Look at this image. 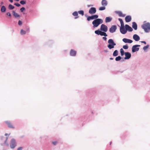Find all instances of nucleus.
<instances>
[{"label": "nucleus", "instance_id": "1", "mask_svg": "<svg viewBox=\"0 0 150 150\" xmlns=\"http://www.w3.org/2000/svg\"><path fill=\"white\" fill-rule=\"evenodd\" d=\"M103 23V20L100 18H97L94 20L92 22V24L93 25L94 27H97L100 24Z\"/></svg>", "mask_w": 150, "mask_h": 150}, {"label": "nucleus", "instance_id": "2", "mask_svg": "<svg viewBox=\"0 0 150 150\" xmlns=\"http://www.w3.org/2000/svg\"><path fill=\"white\" fill-rule=\"evenodd\" d=\"M142 27L145 32L148 33L150 31V24L149 23H147L143 24L142 25Z\"/></svg>", "mask_w": 150, "mask_h": 150}, {"label": "nucleus", "instance_id": "3", "mask_svg": "<svg viewBox=\"0 0 150 150\" xmlns=\"http://www.w3.org/2000/svg\"><path fill=\"white\" fill-rule=\"evenodd\" d=\"M108 42L109 44L108 45L107 47L110 49H111L114 48V46L116 45V43L114 42L113 40L112 39H109Z\"/></svg>", "mask_w": 150, "mask_h": 150}, {"label": "nucleus", "instance_id": "4", "mask_svg": "<svg viewBox=\"0 0 150 150\" xmlns=\"http://www.w3.org/2000/svg\"><path fill=\"white\" fill-rule=\"evenodd\" d=\"M140 46L139 45H133L132 48V52H135L138 51L139 50V48L137 47Z\"/></svg>", "mask_w": 150, "mask_h": 150}, {"label": "nucleus", "instance_id": "5", "mask_svg": "<svg viewBox=\"0 0 150 150\" xmlns=\"http://www.w3.org/2000/svg\"><path fill=\"white\" fill-rule=\"evenodd\" d=\"M100 30L104 32H106L108 30V27L105 25L102 24L100 26Z\"/></svg>", "mask_w": 150, "mask_h": 150}, {"label": "nucleus", "instance_id": "6", "mask_svg": "<svg viewBox=\"0 0 150 150\" xmlns=\"http://www.w3.org/2000/svg\"><path fill=\"white\" fill-rule=\"evenodd\" d=\"M98 17V16L97 15H95L93 16H88L87 18V20L89 21L91 20L95 19Z\"/></svg>", "mask_w": 150, "mask_h": 150}, {"label": "nucleus", "instance_id": "7", "mask_svg": "<svg viewBox=\"0 0 150 150\" xmlns=\"http://www.w3.org/2000/svg\"><path fill=\"white\" fill-rule=\"evenodd\" d=\"M16 146L15 140L14 139H12L11 142L10 147L11 148L13 149Z\"/></svg>", "mask_w": 150, "mask_h": 150}, {"label": "nucleus", "instance_id": "8", "mask_svg": "<svg viewBox=\"0 0 150 150\" xmlns=\"http://www.w3.org/2000/svg\"><path fill=\"white\" fill-rule=\"evenodd\" d=\"M117 29L115 25H112L109 29V31L111 33H113L115 32Z\"/></svg>", "mask_w": 150, "mask_h": 150}, {"label": "nucleus", "instance_id": "9", "mask_svg": "<svg viewBox=\"0 0 150 150\" xmlns=\"http://www.w3.org/2000/svg\"><path fill=\"white\" fill-rule=\"evenodd\" d=\"M120 32L122 34H125L127 32L126 29V28L125 29L124 27H120Z\"/></svg>", "mask_w": 150, "mask_h": 150}, {"label": "nucleus", "instance_id": "10", "mask_svg": "<svg viewBox=\"0 0 150 150\" xmlns=\"http://www.w3.org/2000/svg\"><path fill=\"white\" fill-rule=\"evenodd\" d=\"M96 12V8L94 7L91 8L89 10V13L90 14H94Z\"/></svg>", "mask_w": 150, "mask_h": 150}, {"label": "nucleus", "instance_id": "11", "mask_svg": "<svg viewBox=\"0 0 150 150\" xmlns=\"http://www.w3.org/2000/svg\"><path fill=\"white\" fill-rule=\"evenodd\" d=\"M5 123L7 125L8 127L11 128H14V127L10 122L7 121H5Z\"/></svg>", "mask_w": 150, "mask_h": 150}, {"label": "nucleus", "instance_id": "12", "mask_svg": "<svg viewBox=\"0 0 150 150\" xmlns=\"http://www.w3.org/2000/svg\"><path fill=\"white\" fill-rule=\"evenodd\" d=\"M125 57L124 59H129L131 57V54L129 52H125Z\"/></svg>", "mask_w": 150, "mask_h": 150}, {"label": "nucleus", "instance_id": "13", "mask_svg": "<svg viewBox=\"0 0 150 150\" xmlns=\"http://www.w3.org/2000/svg\"><path fill=\"white\" fill-rule=\"evenodd\" d=\"M122 41L125 43H131L133 42L132 40L126 38H123L122 39Z\"/></svg>", "mask_w": 150, "mask_h": 150}, {"label": "nucleus", "instance_id": "14", "mask_svg": "<svg viewBox=\"0 0 150 150\" xmlns=\"http://www.w3.org/2000/svg\"><path fill=\"white\" fill-rule=\"evenodd\" d=\"M76 52L74 50L72 49L70 50V54L71 56H76Z\"/></svg>", "mask_w": 150, "mask_h": 150}, {"label": "nucleus", "instance_id": "15", "mask_svg": "<svg viewBox=\"0 0 150 150\" xmlns=\"http://www.w3.org/2000/svg\"><path fill=\"white\" fill-rule=\"evenodd\" d=\"M134 39L136 41H138L140 40L139 37L137 34H134L133 36Z\"/></svg>", "mask_w": 150, "mask_h": 150}, {"label": "nucleus", "instance_id": "16", "mask_svg": "<svg viewBox=\"0 0 150 150\" xmlns=\"http://www.w3.org/2000/svg\"><path fill=\"white\" fill-rule=\"evenodd\" d=\"M126 28V29L127 31L128 30L129 32H131L133 30L132 28L128 25H125Z\"/></svg>", "mask_w": 150, "mask_h": 150}, {"label": "nucleus", "instance_id": "17", "mask_svg": "<svg viewBox=\"0 0 150 150\" xmlns=\"http://www.w3.org/2000/svg\"><path fill=\"white\" fill-rule=\"evenodd\" d=\"M131 17L129 16H126L125 18V20L126 22H129L131 21Z\"/></svg>", "mask_w": 150, "mask_h": 150}, {"label": "nucleus", "instance_id": "18", "mask_svg": "<svg viewBox=\"0 0 150 150\" xmlns=\"http://www.w3.org/2000/svg\"><path fill=\"white\" fill-rule=\"evenodd\" d=\"M101 4L103 6H105L107 5V2L106 0H102L101 2Z\"/></svg>", "mask_w": 150, "mask_h": 150}, {"label": "nucleus", "instance_id": "19", "mask_svg": "<svg viewBox=\"0 0 150 150\" xmlns=\"http://www.w3.org/2000/svg\"><path fill=\"white\" fill-rule=\"evenodd\" d=\"M132 27L135 30H136L137 29V25L136 23L135 22H133L132 23Z\"/></svg>", "mask_w": 150, "mask_h": 150}, {"label": "nucleus", "instance_id": "20", "mask_svg": "<svg viewBox=\"0 0 150 150\" xmlns=\"http://www.w3.org/2000/svg\"><path fill=\"white\" fill-rule=\"evenodd\" d=\"M117 13L118 15L120 17H124L125 16V15L123 14L122 13L121 11H117Z\"/></svg>", "mask_w": 150, "mask_h": 150}, {"label": "nucleus", "instance_id": "21", "mask_svg": "<svg viewBox=\"0 0 150 150\" xmlns=\"http://www.w3.org/2000/svg\"><path fill=\"white\" fill-rule=\"evenodd\" d=\"M72 15L74 16H76L75 18V19H76L78 18V12L76 11H75L73 12L72 13Z\"/></svg>", "mask_w": 150, "mask_h": 150}, {"label": "nucleus", "instance_id": "22", "mask_svg": "<svg viewBox=\"0 0 150 150\" xmlns=\"http://www.w3.org/2000/svg\"><path fill=\"white\" fill-rule=\"evenodd\" d=\"M6 8L4 6H1V12H5L6 11Z\"/></svg>", "mask_w": 150, "mask_h": 150}, {"label": "nucleus", "instance_id": "23", "mask_svg": "<svg viewBox=\"0 0 150 150\" xmlns=\"http://www.w3.org/2000/svg\"><path fill=\"white\" fill-rule=\"evenodd\" d=\"M12 13L13 15L15 17H19L20 16L18 15L17 13L15 12L14 11H13L12 12Z\"/></svg>", "mask_w": 150, "mask_h": 150}, {"label": "nucleus", "instance_id": "24", "mask_svg": "<svg viewBox=\"0 0 150 150\" xmlns=\"http://www.w3.org/2000/svg\"><path fill=\"white\" fill-rule=\"evenodd\" d=\"M118 20L120 22L121 27H124V23L122 19L121 18H119Z\"/></svg>", "mask_w": 150, "mask_h": 150}, {"label": "nucleus", "instance_id": "25", "mask_svg": "<svg viewBox=\"0 0 150 150\" xmlns=\"http://www.w3.org/2000/svg\"><path fill=\"white\" fill-rule=\"evenodd\" d=\"M112 20V19L109 17H107L105 18L106 22H110Z\"/></svg>", "mask_w": 150, "mask_h": 150}, {"label": "nucleus", "instance_id": "26", "mask_svg": "<svg viewBox=\"0 0 150 150\" xmlns=\"http://www.w3.org/2000/svg\"><path fill=\"white\" fill-rule=\"evenodd\" d=\"M100 35L101 36H104L105 37H106L108 36L104 32L101 31L100 32Z\"/></svg>", "mask_w": 150, "mask_h": 150}, {"label": "nucleus", "instance_id": "27", "mask_svg": "<svg viewBox=\"0 0 150 150\" xmlns=\"http://www.w3.org/2000/svg\"><path fill=\"white\" fill-rule=\"evenodd\" d=\"M118 54V52L117 50H115L113 54V55L114 56H116Z\"/></svg>", "mask_w": 150, "mask_h": 150}, {"label": "nucleus", "instance_id": "28", "mask_svg": "<svg viewBox=\"0 0 150 150\" xmlns=\"http://www.w3.org/2000/svg\"><path fill=\"white\" fill-rule=\"evenodd\" d=\"M105 6H103L100 7L99 8V10L100 11H103L105 10Z\"/></svg>", "mask_w": 150, "mask_h": 150}, {"label": "nucleus", "instance_id": "29", "mask_svg": "<svg viewBox=\"0 0 150 150\" xmlns=\"http://www.w3.org/2000/svg\"><path fill=\"white\" fill-rule=\"evenodd\" d=\"M14 8V6H13V5H12L11 4L9 5L8 6V8L9 9H11V10L13 9Z\"/></svg>", "mask_w": 150, "mask_h": 150}, {"label": "nucleus", "instance_id": "30", "mask_svg": "<svg viewBox=\"0 0 150 150\" xmlns=\"http://www.w3.org/2000/svg\"><path fill=\"white\" fill-rule=\"evenodd\" d=\"M101 32V31H100L98 30L95 31V33L96 34L98 35H100V33Z\"/></svg>", "mask_w": 150, "mask_h": 150}, {"label": "nucleus", "instance_id": "31", "mask_svg": "<svg viewBox=\"0 0 150 150\" xmlns=\"http://www.w3.org/2000/svg\"><path fill=\"white\" fill-rule=\"evenodd\" d=\"M120 52L121 53V54L122 56H123L124 54V52L122 48H121L120 50Z\"/></svg>", "mask_w": 150, "mask_h": 150}, {"label": "nucleus", "instance_id": "32", "mask_svg": "<svg viewBox=\"0 0 150 150\" xmlns=\"http://www.w3.org/2000/svg\"><path fill=\"white\" fill-rule=\"evenodd\" d=\"M78 13L82 16H83L84 15V12L83 11H78Z\"/></svg>", "mask_w": 150, "mask_h": 150}, {"label": "nucleus", "instance_id": "33", "mask_svg": "<svg viewBox=\"0 0 150 150\" xmlns=\"http://www.w3.org/2000/svg\"><path fill=\"white\" fill-rule=\"evenodd\" d=\"M121 59V57L120 56H119L115 58V60L116 61H119Z\"/></svg>", "mask_w": 150, "mask_h": 150}, {"label": "nucleus", "instance_id": "34", "mask_svg": "<svg viewBox=\"0 0 150 150\" xmlns=\"http://www.w3.org/2000/svg\"><path fill=\"white\" fill-rule=\"evenodd\" d=\"M21 35H24L26 33L25 31L24 30H23L22 29L21 31Z\"/></svg>", "mask_w": 150, "mask_h": 150}, {"label": "nucleus", "instance_id": "35", "mask_svg": "<svg viewBox=\"0 0 150 150\" xmlns=\"http://www.w3.org/2000/svg\"><path fill=\"white\" fill-rule=\"evenodd\" d=\"M20 3L21 4L24 5L26 4V1H20Z\"/></svg>", "mask_w": 150, "mask_h": 150}, {"label": "nucleus", "instance_id": "36", "mask_svg": "<svg viewBox=\"0 0 150 150\" xmlns=\"http://www.w3.org/2000/svg\"><path fill=\"white\" fill-rule=\"evenodd\" d=\"M123 48L125 49H127L128 48V46L127 45H124L123 46Z\"/></svg>", "mask_w": 150, "mask_h": 150}, {"label": "nucleus", "instance_id": "37", "mask_svg": "<svg viewBox=\"0 0 150 150\" xmlns=\"http://www.w3.org/2000/svg\"><path fill=\"white\" fill-rule=\"evenodd\" d=\"M149 47V45H147L146 46L144 47L143 49L144 50H146Z\"/></svg>", "mask_w": 150, "mask_h": 150}, {"label": "nucleus", "instance_id": "38", "mask_svg": "<svg viewBox=\"0 0 150 150\" xmlns=\"http://www.w3.org/2000/svg\"><path fill=\"white\" fill-rule=\"evenodd\" d=\"M20 10L21 12H23V11L25 10V9L24 7H22L21 8Z\"/></svg>", "mask_w": 150, "mask_h": 150}, {"label": "nucleus", "instance_id": "39", "mask_svg": "<svg viewBox=\"0 0 150 150\" xmlns=\"http://www.w3.org/2000/svg\"><path fill=\"white\" fill-rule=\"evenodd\" d=\"M18 24L19 25H22V22L21 21L19 20L18 21Z\"/></svg>", "mask_w": 150, "mask_h": 150}, {"label": "nucleus", "instance_id": "40", "mask_svg": "<svg viewBox=\"0 0 150 150\" xmlns=\"http://www.w3.org/2000/svg\"><path fill=\"white\" fill-rule=\"evenodd\" d=\"M14 5L18 7H19L20 6V4L18 3H15L14 4Z\"/></svg>", "mask_w": 150, "mask_h": 150}, {"label": "nucleus", "instance_id": "41", "mask_svg": "<svg viewBox=\"0 0 150 150\" xmlns=\"http://www.w3.org/2000/svg\"><path fill=\"white\" fill-rule=\"evenodd\" d=\"M57 141L52 142L53 144L54 145H55L57 144Z\"/></svg>", "mask_w": 150, "mask_h": 150}, {"label": "nucleus", "instance_id": "42", "mask_svg": "<svg viewBox=\"0 0 150 150\" xmlns=\"http://www.w3.org/2000/svg\"><path fill=\"white\" fill-rule=\"evenodd\" d=\"M6 14L7 15L9 16H11V14H10V13H9V12H7V13H6Z\"/></svg>", "mask_w": 150, "mask_h": 150}, {"label": "nucleus", "instance_id": "43", "mask_svg": "<svg viewBox=\"0 0 150 150\" xmlns=\"http://www.w3.org/2000/svg\"><path fill=\"white\" fill-rule=\"evenodd\" d=\"M22 149H23V147H20L17 150H22Z\"/></svg>", "mask_w": 150, "mask_h": 150}, {"label": "nucleus", "instance_id": "44", "mask_svg": "<svg viewBox=\"0 0 150 150\" xmlns=\"http://www.w3.org/2000/svg\"><path fill=\"white\" fill-rule=\"evenodd\" d=\"M103 39L105 40H106L107 39V38L105 37H103Z\"/></svg>", "mask_w": 150, "mask_h": 150}, {"label": "nucleus", "instance_id": "45", "mask_svg": "<svg viewBox=\"0 0 150 150\" xmlns=\"http://www.w3.org/2000/svg\"><path fill=\"white\" fill-rule=\"evenodd\" d=\"M141 42L142 43H144V44H146V42L145 41H142Z\"/></svg>", "mask_w": 150, "mask_h": 150}, {"label": "nucleus", "instance_id": "46", "mask_svg": "<svg viewBox=\"0 0 150 150\" xmlns=\"http://www.w3.org/2000/svg\"><path fill=\"white\" fill-rule=\"evenodd\" d=\"M9 1L11 3H12L13 2V0H9Z\"/></svg>", "mask_w": 150, "mask_h": 150}, {"label": "nucleus", "instance_id": "47", "mask_svg": "<svg viewBox=\"0 0 150 150\" xmlns=\"http://www.w3.org/2000/svg\"><path fill=\"white\" fill-rule=\"evenodd\" d=\"M3 4V2H2L1 3V5H2Z\"/></svg>", "mask_w": 150, "mask_h": 150}, {"label": "nucleus", "instance_id": "48", "mask_svg": "<svg viewBox=\"0 0 150 150\" xmlns=\"http://www.w3.org/2000/svg\"><path fill=\"white\" fill-rule=\"evenodd\" d=\"M110 59H111V60H112L113 59V58H110Z\"/></svg>", "mask_w": 150, "mask_h": 150}, {"label": "nucleus", "instance_id": "49", "mask_svg": "<svg viewBox=\"0 0 150 150\" xmlns=\"http://www.w3.org/2000/svg\"><path fill=\"white\" fill-rule=\"evenodd\" d=\"M16 1H19V0H15Z\"/></svg>", "mask_w": 150, "mask_h": 150}, {"label": "nucleus", "instance_id": "50", "mask_svg": "<svg viewBox=\"0 0 150 150\" xmlns=\"http://www.w3.org/2000/svg\"><path fill=\"white\" fill-rule=\"evenodd\" d=\"M7 139H8V137H7L6 139V141L7 140Z\"/></svg>", "mask_w": 150, "mask_h": 150}, {"label": "nucleus", "instance_id": "51", "mask_svg": "<svg viewBox=\"0 0 150 150\" xmlns=\"http://www.w3.org/2000/svg\"><path fill=\"white\" fill-rule=\"evenodd\" d=\"M5 135H7V134H5Z\"/></svg>", "mask_w": 150, "mask_h": 150}, {"label": "nucleus", "instance_id": "52", "mask_svg": "<svg viewBox=\"0 0 150 150\" xmlns=\"http://www.w3.org/2000/svg\"><path fill=\"white\" fill-rule=\"evenodd\" d=\"M90 6V5H89V6Z\"/></svg>", "mask_w": 150, "mask_h": 150}, {"label": "nucleus", "instance_id": "53", "mask_svg": "<svg viewBox=\"0 0 150 150\" xmlns=\"http://www.w3.org/2000/svg\"><path fill=\"white\" fill-rule=\"evenodd\" d=\"M111 142H110V144H111Z\"/></svg>", "mask_w": 150, "mask_h": 150}]
</instances>
